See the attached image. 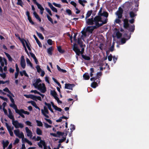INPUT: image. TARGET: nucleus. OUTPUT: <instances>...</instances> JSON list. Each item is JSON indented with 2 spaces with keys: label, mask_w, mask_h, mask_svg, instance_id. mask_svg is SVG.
<instances>
[{
  "label": "nucleus",
  "mask_w": 149,
  "mask_h": 149,
  "mask_svg": "<svg viewBox=\"0 0 149 149\" xmlns=\"http://www.w3.org/2000/svg\"><path fill=\"white\" fill-rule=\"evenodd\" d=\"M47 107L48 109L52 113H54V111L52 108L51 105L50 104L49 106H48Z\"/></svg>",
  "instance_id": "nucleus-62"
},
{
  "label": "nucleus",
  "mask_w": 149,
  "mask_h": 149,
  "mask_svg": "<svg viewBox=\"0 0 149 149\" xmlns=\"http://www.w3.org/2000/svg\"><path fill=\"white\" fill-rule=\"evenodd\" d=\"M102 16H103L106 17V18L104 20L106 19H107V17L108 16V13L107 12H104L102 13Z\"/></svg>",
  "instance_id": "nucleus-47"
},
{
  "label": "nucleus",
  "mask_w": 149,
  "mask_h": 149,
  "mask_svg": "<svg viewBox=\"0 0 149 149\" xmlns=\"http://www.w3.org/2000/svg\"><path fill=\"white\" fill-rule=\"evenodd\" d=\"M79 3L83 6H85L83 3H87V1L85 0H78Z\"/></svg>",
  "instance_id": "nucleus-28"
},
{
  "label": "nucleus",
  "mask_w": 149,
  "mask_h": 149,
  "mask_svg": "<svg viewBox=\"0 0 149 149\" xmlns=\"http://www.w3.org/2000/svg\"><path fill=\"white\" fill-rule=\"evenodd\" d=\"M36 5L37 6L38 8L40 9V10L44 9L43 8V7L42 6L38 3V4H37Z\"/></svg>",
  "instance_id": "nucleus-56"
},
{
  "label": "nucleus",
  "mask_w": 149,
  "mask_h": 149,
  "mask_svg": "<svg viewBox=\"0 0 149 149\" xmlns=\"http://www.w3.org/2000/svg\"><path fill=\"white\" fill-rule=\"evenodd\" d=\"M96 17L97 20L98 21V23L99 22H103L104 21H102L101 17L99 16H96L94 18L93 16H91V17L90 18L87 19L86 20V22L88 25H93L94 24V22L95 23V25H96V22L95 21V18Z\"/></svg>",
  "instance_id": "nucleus-3"
},
{
  "label": "nucleus",
  "mask_w": 149,
  "mask_h": 149,
  "mask_svg": "<svg viewBox=\"0 0 149 149\" xmlns=\"http://www.w3.org/2000/svg\"><path fill=\"white\" fill-rule=\"evenodd\" d=\"M70 3L73 6H74L75 8L77 6V4L76 3H75L74 1H71L70 2Z\"/></svg>",
  "instance_id": "nucleus-63"
},
{
  "label": "nucleus",
  "mask_w": 149,
  "mask_h": 149,
  "mask_svg": "<svg viewBox=\"0 0 149 149\" xmlns=\"http://www.w3.org/2000/svg\"><path fill=\"white\" fill-rule=\"evenodd\" d=\"M40 141V142H38L37 143V145H38L39 147L41 148H42V142H40V141H45L44 140H41V137L40 136H37L36 139V141Z\"/></svg>",
  "instance_id": "nucleus-9"
},
{
  "label": "nucleus",
  "mask_w": 149,
  "mask_h": 149,
  "mask_svg": "<svg viewBox=\"0 0 149 149\" xmlns=\"http://www.w3.org/2000/svg\"><path fill=\"white\" fill-rule=\"evenodd\" d=\"M10 106L15 110L16 113L19 110L17 109L16 105L15 104V103H13L12 104H10Z\"/></svg>",
  "instance_id": "nucleus-15"
},
{
  "label": "nucleus",
  "mask_w": 149,
  "mask_h": 149,
  "mask_svg": "<svg viewBox=\"0 0 149 149\" xmlns=\"http://www.w3.org/2000/svg\"><path fill=\"white\" fill-rule=\"evenodd\" d=\"M92 12L93 11L92 10L88 11L87 12L85 17L86 19H87L91 15Z\"/></svg>",
  "instance_id": "nucleus-25"
},
{
  "label": "nucleus",
  "mask_w": 149,
  "mask_h": 149,
  "mask_svg": "<svg viewBox=\"0 0 149 149\" xmlns=\"http://www.w3.org/2000/svg\"><path fill=\"white\" fill-rule=\"evenodd\" d=\"M48 5L49 7L51 9V10L53 11V12L56 13L57 12V9L54 7L52 4L50 2H48Z\"/></svg>",
  "instance_id": "nucleus-11"
},
{
  "label": "nucleus",
  "mask_w": 149,
  "mask_h": 149,
  "mask_svg": "<svg viewBox=\"0 0 149 149\" xmlns=\"http://www.w3.org/2000/svg\"><path fill=\"white\" fill-rule=\"evenodd\" d=\"M47 17L48 20L50 21L52 24H54L52 19L48 15H47Z\"/></svg>",
  "instance_id": "nucleus-51"
},
{
  "label": "nucleus",
  "mask_w": 149,
  "mask_h": 149,
  "mask_svg": "<svg viewBox=\"0 0 149 149\" xmlns=\"http://www.w3.org/2000/svg\"><path fill=\"white\" fill-rule=\"evenodd\" d=\"M36 122L37 123V125L38 126L40 127L42 126L43 124L41 121L36 120Z\"/></svg>",
  "instance_id": "nucleus-40"
},
{
  "label": "nucleus",
  "mask_w": 149,
  "mask_h": 149,
  "mask_svg": "<svg viewBox=\"0 0 149 149\" xmlns=\"http://www.w3.org/2000/svg\"><path fill=\"white\" fill-rule=\"evenodd\" d=\"M37 134L39 135H41L42 134V131L38 127L37 128L36 130Z\"/></svg>",
  "instance_id": "nucleus-27"
},
{
  "label": "nucleus",
  "mask_w": 149,
  "mask_h": 149,
  "mask_svg": "<svg viewBox=\"0 0 149 149\" xmlns=\"http://www.w3.org/2000/svg\"><path fill=\"white\" fill-rule=\"evenodd\" d=\"M28 103H31V104L33 106H34L36 104V102L33 101H28L27 102Z\"/></svg>",
  "instance_id": "nucleus-58"
},
{
  "label": "nucleus",
  "mask_w": 149,
  "mask_h": 149,
  "mask_svg": "<svg viewBox=\"0 0 149 149\" xmlns=\"http://www.w3.org/2000/svg\"><path fill=\"white\" fill-rule=\"evenodd\" d=\"M8 117L10 119H12V121H13L15 120V118L14 116L12 114L9 115L8 116Z\"/></svg>",
  "instance_id": "nucleus-61"
},
{
  "label": "nucleus",
  "mask_w": 149,
  "mask_h": 149,
  "mask_svg": "<svg viewBox=\"0 0 149 149\" xmlns=\"http://www.w3.org/2000/svg\"><path fill=\"white\" fill-rule=\"evenodd\" d=\"M33 15H34V17L35 18L37 19L39 22H41V19L40 17H39L38 15L37 14V13L35 11L33 13Z\"/></svg>",
  "instance_id": "nucleus-23"
},
{
  "label": "nucleus",
  "mask_w": 149,
  "mask_h": 149,
  "mask_svg": "<svg viewBox=\"0 0 149 149\" xmlns=\"http://www.w3.org/2000/svg\"><path fill=\"white\" fill-rule=\"evenodd\" d=\"M66 12L69 15H71L72 14V11L71 10L69 9H67L66 10Z\"/></svg>",
  "instance_id": "nucleus-59"
},
{
  "label": "nucleus",
  "mask_w": 149,
  "mask_h": 149,
  "mask_svg": "<svg viewBox=\"0 0 149 149\" xmlns=\"http://www.w3.org/2000/svg\"><path fill=\"white\" fill-rule=\"evenodd\" d=\"M132 3L131 2H126L124 5V8L125 10L127 11L131 9Z\"/></svg>",
  "instance_id": "nucleus-6"
},
{
  "label": "nucleus",
  "mask_w": 149,
  "mask_h": 149,
  "mask_svg": "<svg viewBox=\"0 0 149 149\" xmlns=\"http://www.w3.org/2000/svg\"><path fill=\"white\" fill-rule=\"evenodd\" d=\"M19 73H20V75L22 76L24 74V76L26 77H29L28 74H27V73L26 72V71L25 70H23L22 71V72L21 71L19 72Z\"/></svg>",
  "instance_id": "nucleus-30"
},
{
  "label": "nucleus",
  "mask_w": 149,
  "mask_h": 149,
  "mask_svg": "<svg viewBox=\"0 0 149 149\" xmlns=\"http://www.w3.org/2000/svg\"><path fill=\"white\" fill-rule=\"evenodd\" d=\"M9 142L8 140L6 141V142L4 141L3 142V149H4L9 144Z\"/></svg>",
  "instance_id": "nucleus-26"
},
{
  "label": "nucleus",
  "mask_w": 149,
  "mask_h": 149,
  "mask_svg": "<svg viewBox=\"0 0 149 149\" xmlns=\"http://www.w3.org/2000/svg\"><path fill=\"white\" fill-rule=\"evenodd\" d=\"M5 54L8 58V60L10 61H12L13 59L10 56L8 53L6 52H5Z\"/></svg>",
  "instance_id": "nucleus-34"
},
{
  "label": "nucleus",
  "mask_w": 149,
  "mask_h": 149,
  "mask_svg": "<svg viewBox=\"0 0 149 149\" xmlns=\"http://www.w3.org/2000/svg\"><path fill=\"white\" fill-rule=\"evenodd\" d=\"M16 113L19 114L21 117L22 118H24L25 116L23 114V113H22L20 111V109Z\"/></svg>",
  "instance_id": "nucleus-48"
},
{
  "label": "nucleus",
  "mask_w": 149,
  "mask_h": 149,
  "mask_svg": "<svg viewBox=\"0 0 149 149\" xmlns=\"http://www.w3.org/2000/svg\"><path fill=\"white\" fill-rule=\"evenodd\" d=\"M129 14L131 18H135L137 15V14L134 13L133 11H130Z\"/></svg>",
  "instance_id": "nucleus-21"
},
{
  "label": "nucleus",
  "mask_w": 149,
  "mask_h": 149,
  "mask_svg": "<svg viewBox=\"0 0 149 149\" xmlns=\"http://www.w3.org/2000/svg\"><path fill=\"white\" fill-rule=\"evenodd\" d=\"M3 91L5 92H6L8 93L9 94L11 95L13 97H14V96L13 94L11 93V92L9 91V89L7 87L3 89Z\"/></svg>",
  "instance_id": "nucleus-31"
},
{
  "label": "nucleus",
  "mask_w": 149,
  "mask_h": 149,
  "mask_svg": "<svg viewBox=\"0 0 149 149\" xmlns=\"http://www.w3.org/2000/svg\"><path fill=\"white\" fill-rule=\"evenodd\" d=\"M57 49L58 52L61 53H63L64 52V50H62L61 46H59L57 47Z\"/></svg>",
  "instance_id": "nucleus-39"
},
{
  "label": "nucleus",
  "mask_w": 149,
  "mask_h": 149,
  "mask_svg": "<svg viewBox=\"0 0 149 149\" xmlns=\"http://www.w3.org/2000/svg\"><path fill=\"white\" fill-rule=\"evenodd\" d=\"M120 19H119L118 18H116L115 21V22L117 24H120L121 23V21Z\"/></svg>",
  "instance_id": "nucleus-55"
},
{
  "label": "nucleus",
  "mask_w": 149,
  "mask_h": 149,
  "mask_svg": "<svg viewBox=\"0 0 149 149\" xmlns=\"http://www.w3.org/2000/svg\"><path fill=\"white\" fill-rule=\"evenodd\" d=\"M131 37L130 35V36L128 38H122L121 39V42L122 44L125 43L126 41L128 39H130Z\"/></svg>",
  "instance_id": "nucleus-20"
},
{
  "label": "nucleus",
  "mask_w": 149,
  "mask_h": 149,
  "mask_svg": "<svg viewBox=\"0 0 149 149\" xmlns=\"http://www.w3.org/2000/svg\"><path fill=\"white\" fill-rule=\"evenodd\" d=\"M36 5L37 6L38 8L40 9V10L44 9L43 8V7L42 6L38 3V4H37Z\"/></svg>",
  "instance_id": "nucleus-57"
},
{
  "label": "nucleus",
  "mask_w": 149,
  "mask_h": 149,
  "mask_svg": "<svg viewBox=\"0 0 149 149\" xmlns=\"http://www.w3.org/2000/svg\"><path fill=\"white\" fill-rule=\"evenodd\" d=\"M82 58L85 60L89 61L91 60V58L90 56H87L86 54L82 55H81Z\"/></svg>",
  "instance_id": "nucleus-22"
},
{
  "label": "nucleus",
  "mask_w": 149,
  "mask_h": 149,
  "mask_svg": "<svg viewBox=\"0 0 149 149\" xmlns=\"http://www.w3.org/2000/svg\"><path fill=\"white\" fill-rule=\"evenodd\" d=\"M44 109H41V111L43 115V114H48L49 111L46 107L44 106L43 107Z\"/></svg>",
  "instance_id": "nucleus-12"
},
{
  "label": "nucleus",
  "mask_w": 149,
  "mask_h": 149,
  "mask_svg": "<svg viewBox=\"0 0 149 149\" xmlns=\"http://www.w3.org/2000/svg\"><path fill=\"white\" fill-rule=\"evenodd\" d=\"M47 42L49 45H52V40L51 39H48L47 40Z\"/></svg>",
  "instance_id": "nucleus-64"
},
{
  "label": "nucleus",
  "mask_w": 149,
  "mask_h": 149,
  "mask_svg": "<svg viewBox=\"0 0 149 149\" xmlns=\"http://www.w3.org/2000/svg\"><path fill=\"white\" fill-rule=\"evenodd\" d=\"M87 31H85L84 30V29L83 30L81 31V33L82 34V35L81 36V37L83 36V35L84 36V37H86V32Z\"/></svg>",
  "instance_id": "nucleus-53"
},
{
  "label": "nucleus",
  "mask_w": 149,
  "mask_h": 149,
  "mask_svg": "<svg viewBox=\"0 0 149 149\" xmlns=\"http://www.w3.org/2000/svg\"><path fill=\"white\" fill-rule=\"evenodd\" d=\"M0 76L3 79H4L6 77V74L5 73H3L2 74H0Z\"/></svg>",
  "instance_id": "nucleus-60"
},
{
  "label": "nucleus",
  "mask_w": 149,
  "mask_h": 149,
  "mask_svg": "<svg viewBox=\"0 0 149 149\" xmlns=\"http://www.w3.org/2000/svg\"><path fill=\"white\" fill-rule=\"evenodd\" d=\"M3 59L1 56H0V62L1 64V67H3L4 65V62L3 61Z\"/></svg>",
  "instance_id": "nucleus-44"
},
{
  "label": "nucleus",
  "mask_w": 149,
  "mask_h": 149,
  "mask_svg": "<svg viewBox=\"0 0 149 149\" xmlns=\"http://www.w3.org/2000/svg\"><path fill=\"white\" fill-rule=\"evenodd\" d=\"M33 36L39 47H42V45L40 42L39 41L38 38L35 35H33Z\"/></svg>",
  "instance_id": "nucleus-18"
},
{
  "label": "nucleus",
  "mask_w": 149,
  "mask_h": 149,
  "mask_svg": "<svg viewBox=\"0 0 149 149\" xmlns=\"http://www.w3.org/2000/svg\"><path fill=\"white\" fill-rule=\"evenodd\" d=\"M56 134L57 135V137H59L60 136H63L64 134V132H61L60 131H57L56 132Z\"/></svg>",
  "instance_id": "nucleus-38"
},
{
  "label": "nucleus",
  "mask_w": 149,
  "mask_h": 149,
  "mask_svg": "<svg viewBox=\"0 0 149 149\" xmlns=\"http://www.w3.org/2000/svg\"><path fill=\"white\" fill-rule=\"evenodd\" d=\"M39 90L42 93H44L47 91L46 88L44 84H42V87L39 88Z\"/></svg>",
  "instance_id": "nucleus-14"
},
{
  "label": "nucleus",
  "mask_w": 149,
  "mask_h": 149,
  "mask_svg": "<svg viewBox=\"0 0 149 149\" xmlns=\"http://www.w3.org/2000/svg\"><path fill=\"white\" fill-rule=\"evenodd\" d=\"M83 77L84 79L86 80H88L90 78V76L88 73H85L83 75Z\"/></svg>",
  "instance_id": "nucleus-24"
},
{
  "label": "nucleus",
  "mask_w": 149,
  "mask_h": 149,
  "mask_svg": "<svg viewBox=\"0 0 149 149\" xmlns=\"http://www.w3.org/2000/svg\"><path fill=\"white\" fill-rule=\"evenodd\" d=\"M5 124L10 134V135L12 136H13V133L12 131V129H11V126L9 125L8 123H6Z\"/></svg>",
  "instance_id": "nucleus-7"
},
{
  "label": "nucleus",
  "mask_w": 149,
  "mask_h": 149,
  "mask_svg": "<svg viewBox=\"0 0 149 149\" xmlns=\"http://www.w3.org/2000/svg\"><path fill=\"white\" fill-rule=\"evenodd\" d=\"M23 4V3L22 0L18 1L17 2V4L19 5L22 7V6Z\"/></svg>",
  "instance_id": "nucleus-50"
},
{
  "label": "nucleus",
  "mask_w": 149,
  "mask_h": 149,
  "mask_svg": "<svg viewBox=\"0 0 149 149\" xmlns=\"http://www.w3.org/2000/svg\"><path fill=\"white\" fill-rule=\"evenodd\" d=\"M71 127L70 128L71 131V132H72L73 130H74L75 129V126L73 124L71 125Z\"/></svg>",
  "instance_id": "nucleus-54"
},
{
  "label": "nucleus",
  "mask_w": 149,
  "mask_h": 149,
  "mask_svg": "<svg viewBox=\"0 0 149 149\" xmlns=\"http://www.w3.org/2000/svg\"><path fill=\"white\" fill-rule=\"evenodd\" d=\"M24 96L27 98H30L34 100H35L36 96L34 95L31 94H30L29 95H24Z\"/></svg>",
  "instance_id": "nucleus-16"
},
{
  "label": "nucleus",
  "mask_w": 149,
  "mask_h": 149,
  "mask_svg": "<svg viewBox=\"0 0 149 149\" xmlns=\"http://www.w3.org/2000/svg\"><path fill=\"white\" fill-rule=\"evenodd\" d=\"M36 33L37 36L40 38L42 40H43L44 39V37L41 33H38L37 31H36Z\"/></svg>",
  "instance_id": "nucleus-37"
},
{
  "label": "nucleus",
  "mask_w": 149,
  "mask_h": 149,
  "mask_svg": "<svg viewBox=\"0 0 149 149\" xmlns=\"http://www.w3.org/2000/svg\"><path fill=\"white\" fill-rule=\"evenodd\" d=\"M73 50L77 56H79L80 50L77 46L74 45L73 47Z\"/></svg>",
  "instance_id": "nucleus-10"
},
{
  "label": "nucleus",
  "mask_w": 149,
  "mask_h": 149,
  "mask_svg": "<svg viewBox=\"0 0 149 149\" xmlns=\"http://www.w3.org/2000/svg\"><path fill=\"white\" fill-rule=\"evenodd\" d=\"M135 18H131V19L129 20L127 18H125L123 20V27L125 29L127 30L131 33H133L135 30V26L134 24H130L129 22L131 24H132L134 22Z\"/></svg>",
  "instance_id": "nucleus-1"
},
{
  "label": "nucleus",
  "mask_w": 149,
  "mask_h": 149,
  "mask_svg": "<svg viewBox=\"0 0 149 149\" xmlns=\"http://www.w3.org/2000/svg\"><path fill=\"white\" fill-rule=\"evenodd\" d=\"M52 4L56 7H58L59 8H60L61 7V5L60 4H57L55 2L53 3Z\"/></svg>",
  "instance_id": "nucleus-52"
},
{
  "label": "nucleus",
  "mask_w": 149,
  "mask_h": 149,
  "mask_svg": "<svg viewBox=\"0 0 149 149\" xmlns=\"http://www.w3.org/2000/svg\"><path fill=\"white\" fill-rule=\"evenodd\" d=\"M95 19L96 22V25L92 26H88L86 29V31L92 33L94 29H97L102 26L103 24L107 23L108 20L107 19H106L103 22H102V23H98V21L96 17L95 18Z\"/></svg>",
  "instance_id": "nucleus-2"
},
{
  "label": "nucleus",
  "mask_w": 149,
  "mask_h": 149,
  "mask_svg": "<svg viewBox=\"0 0 149 149\" xmlns=\"http://www.w3.org/2000/svg\"><path fill=\"white\" fill-rule=\"evenodd\" d=\"M45 9L50 16H52V15L51 11L49 8L46 7L45 8Z\"/></svg>",
  "instance_id": "nucleus-46"
},
{
  "label": "nucleus",
  "mask_w": 149,
  "mask_h": 149,
  "mask_svg": "<svg viewBox=\"0 0 149 149\" xmlns=\"http://www.w3.org/2000/svg\"><path fill=\"white\" fill-rule=\"evenodd\" d=\"M116 35L117 38L119 39L122 36V34L118 31L116 33Z\"/></svg>",
  "instance_id": "nucleus-36"
},
{
  "label": "nucleus",
  "mask_w": 149,
  "mask_h": 149,
  "mask_svg": "<svg viewBox=\"0 0 149 149\" xmlns=\"http://www.w3.org/2000/svg\"><path fill=\"white\" fill-rule=\"evenodd\" d=\"M53 50V49L52 47H49L47 49V52L50 55H52V51Z\"/></svg>",
  "instance_id": "nucleus-29"
},
{
  "label": "nucleus",
  "mask_w": 149,
  "mask_h": 149,
  "mask_svg": "<svg viewBox=\"0 0 149 149\" xmlns=\"http://www.w3.org/2000/svg\"><path fill=\"white\" fill-rule=\"evenodd\" d=\"M17 137L20 138H22V139H24V135L23 133L22 132H21L20 133H19V135Z\"/></svg>",
  "instance_id": "nucleus-45"
},
{
  "label": "nucleus",
  "mask_w": 149,
  "mask_h": 149,
  "mask_svg": "<svg viewBox=\"0 0 149 149\" xmlns=\"http://www.w3.org/2000/svg\"><path fill=\"white\" fill-rule=\"evenodd\" d=\"M97 86V83L95 81L92 82L91 85V87L93 88H95Z\"/></svg>",
  "instance_id": "nucleus-32"
},
{
  "label": "nucleus",
  "mask_w": 149,
  "mask_h": 149,
  "mask_svg": "<svg viewBox=\"0 0 149 149\" xmlns=\"http://www.w3.org/2000/svg\"><path fill=\"white\" fill-rule=\"evenodd\" d=\"M123 12V9L120 7L118 8V10L116 13V14L119 19H121L122 18Z\"/></svg>",
  "instance_id": "nucleus-4"
},
{
  "label": "nucleus",
  "mask_w": 149,
  "mask_h": 149,
  "mask_svg": "<svg viewBox=\"0 0 149 149\" xmlns=\"http://www.w3.org/2000/svg\"><path fill=\"white\" fill-rule=\"evenodd\" d=\"M20 65L23 69L25 68L26 64L24 56L23 55H22L21 57Z\"/></svg>",
  "instance_id": "nucleus-5"
},
{
  "label": "nucleus",
  "mask_w": 149,
  "mask_h": 149,
  "mask_svg": "<svg viewBox=\"0 0 149 149\" xmlns=\"http://www.w3.org/2000/svg\"><path fill=\"white\" fill-rule=\"evenodd\" d=\"M41 142L42 143V146H43L44 149H47V146L46 145V142L45 141H40V142Z\"/></svg>",
  "instance_id": "nucleus-42"
},
{
  "label": "nucleus",
  "mask_w": 149,
  "mask_h": 149,
  "mask_svg": "<svg viewBox=\"0 0 149 149\" xmlns=\"http://www.w3.org/2000/svg\"><path fill=\"white\" fill-rule=\"evenodd\" d=\"M37 71L39 73L40 71H42V70L40 67V66L39 65H37L36 67Z\"/></svg>",
  "instance_id": "nucleus-49"
},
{
  "label": "nucleus",
  "mask_w": 149,
  "mask_h": 149,
  "mask_svg": "<svg viewBox=\"0 0 149 149\" xmlns=\"http://www.w3.org/2000/svg\"><path fill=\"white\" fill-rule=\"evenodd\" d=\"M26 61L27 64L28 65H29L30 66V67L31 68H33V64L31 63V62L30 60H29V59L28 58H26Z\"/></svg>",
  "instance_id": "nucleus-35"
},
{
  "label": "nucleus",
  "mask_w": 149,
  "mask_h": 149,
  "mask_svg": "<svg viewBox=\"0 0 149 149\" xmlns=\"http://www.w3.org/2000/svg\"><path fill=\"white\" fill-rule=\"evenodd\" d=\"M25 130L27 133V136L31 137L32 136V133L31 131L30 130H29V129L27 127H25Z\"/></svg>",
  "instance_id": "nucleus-13"
},
{
  "label": "nucleus",
  "mask_w": 149,
  "mask_h": 149,
  "mask_svg": "<svg viewBox=\"0 0 149 149\" xmlns=\"http://www.w3.org/2000/svg\"><path fill=\"white\" fill-rule=\"evenodd\" d=\"M74 86V84L66 83L65 84V88L72 90L73 87Z\"/></svg>",
  "instance_id": "nucleus-8"
},
{
  "label": "nucleus",
  "mask_w": 149,
  "mask_h": 149,
  "mask_svg": "<svg viewBox=\"0 0 149 149\" xmlns=\"http://www.w3.org/2000/svg\"><path fill=\"white\" fill-rule=\"evenodd\" d=\"M14 132L16 136H18L19 135V134L20 133V131L19 129L15 130H14Z\"/></svg>",
  "instance_id": "nucleus-41"
},
{
  "label": "nucleus",
  "mask_w": 149,
  "mask_h": 149,
  "mask_svg": "<svg viewBox=\"0 0 149 149\" xmlns=\"http://www.w3.org/2000/svg\"><path fill=\"white\" fill-rule=\"evenodd\" d=\"M19 123L17 120H14L13 121H12V124L16 128H19V127H18Z\"/></svg>",
  "instance_id": "nucleus-19"
},
{
  "label": "nucleus",
  "mask_w": 149,
  "mask_h": 149,
  "mask_svg": "<svg viewBox=\"0 0 149 149\" xmlns=\"http://www.w3.org/2000/svg\"><path fill=\"white\" fill-rule=\"evenodd\" d=\"M51 94L54 97V98L57 95V93L55 90H51Z\"/></svg>",
  "instance_id": "nucleus-33"
},
{
  "label": "nucleus",
  "mask_w": 149,
  "mask_h": 149,
  "mask_svg": "<svg viewBox=\"0 0 149 149\" xmlns=\"http://www.w3.org/2000/svg\"><path fill=\"white\" fill-rule=\"evenodd\" d=\"M20 111L22 113L25 114L29 115L30 113L29 112L27 111H25L22 109H20Z\"/></svg>",
  "instance_id": "nucleus-43"
},
{
  "label": "nucleus",
  "mask_w": 149,
  "mask_h": 149,
  "mask_svg": "<svg viewBox=\"0 0 149 149\" xmlns=\"http://www.w3.org/2000/svg\"><path fill=\"white\" fill-rule=\"evenodd\" d=\"M41 82V80L40 79V78L38 79H36L35 82L33 84V85L36 88L37 86H38L39 83Z\"/></svg>",
  "instance_id": "nucleus-17"
}]
</instances>
